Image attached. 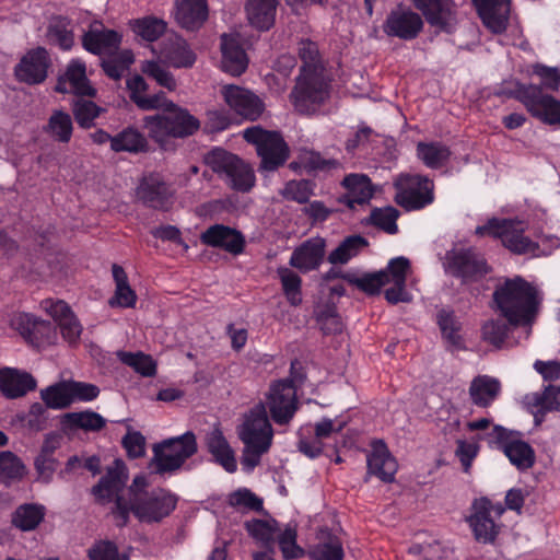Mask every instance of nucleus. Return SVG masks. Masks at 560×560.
I'll list each match as a JSON object with an SVG mask.
<instances>
[{
  "mask_svg": "<svg viewBox=\"0 0 560 560\" xmlns=\"http://www.w3.org/2000/svg\"><path fill=\"white\" fill-rule=\"evenodd\" d=\"M128 501L124 498L117 500L112 512V521L117 527L129 524L130 514L139 522L152 524L160 523L176 508L177 499L164 489H150L143 475H138L127 487Z\"/></svg>",
  "mask_w": 560,
  "mask_h": 560,
  "instance_id": "nucleus-1",
  "label": "nucleus"
},
{
  "mask_svg": "<svg viewBox=\"0 0 560 560\" xmlns=\"http://www.w3.org/2000/svg\"><path fill=\"white\" fill-rule=\"evenodd\" d=\"M237 435L244 445L241 464L250 471L260 464L273 443L275 431L262 402L255 404L243 413Z\"/></svg>",
  "mask_w": 560,
  "mask_h": 560,
  "instance_id": "nucleus-2",
  "label": "nucleus"
},
{
  "mask_svg": "<svg viewBox=\"0 0 560 560\" xmlns=\"http://www.w3.org/2000/svg\"><path fill=\"white\" fill-rule=\"evenodd\" d=\"M501 314L511 325L529 324L538 312L541 296L537 288L516 276L504 281L493 293Z\"/></svg>",
  "mask_w": 560,
  "mask_h": 560,
  "instance_id": "nucleus-3",
  "label": "nucleus"
},
{
  "mask_svg": "<svg viewBox=\"0 0 560 560\" xmlns=\"http://www.w3.org/2000/svg\"><path fill=\"white\" fill-rule=\"evenodd\" d=\"M410 272L409 260L405 257H397L388 262L385 270L354 278L351 283L368 294L378 293L382 287L390 285L385 290V299L388 303H409L412 301V296L406 289V280Z\"/></svg>",
  "mask_w": 560,
  "mask_h": 560,
  "instance_id": "nucleus-4",
  "label": "nucleus"
},
{
  "mask_svg": "<svg viewBox=\"0 0 560 560\" xmlns=\"http://www.w3.org/2000/svg\"><path fill=\"white\" fill-rule=\"evenodd\" d=\"M164 115L147 116L143 119L149 136L161 145L168 138H184L192 135L199 128V121L187 110L177 107L162 108Z\"/></svg>",
  "mask_w": 560,
  "mask_h": 560,
  "instance_id": "nucleus-5",
  "label": "nucleus"
},
{
  "mask_svg": "<svg viewBox=\"0 0 560 560\" xmlns=\"http://www.w3.org/2000/svg\"><path fill=\"white\" fill-rule=\"evenodd\" d=\"M206 163L234 190L246 192L255 185L254 171L235 154L215 149L207 154Z\"/></svg>",
  "mask_w": 560,
  "mask_h": 560,
  "instance_id": "nucleus-6",
  "label": "nucleus"
},
{
  "mask_svg": "<svg viewBox=\"0 0 560 560\" xmlns=\"http://www.w3.org/2000/svg\"><path fill=\"white\" fill-rule=\"evenodd\" d=\"M395 202L407 211L421 210L434 201V182L422 174L401 173L394 180Z\"/></svg>",
  "mask_w": 560,
  "mask_h": 560,
  "instance_id": "nucleus-7",
  "label": "nucleus"
},
{
  "mask_svg": "<svg viewBox=\"0 0 560 560\" xmlns=\"http://www.w3.org/2000/svg\"><path fill=\"white\" fill-rule=\"evenodd\" d=\"M196 435L188 431L178 438L163 441L153 447L151 466L159 474L179 469L197 452Z\"/></svg>",
  "mask_w": 560,
  "mask_h": 560,
  "instance_id": "nucleus-8",
  "label": "nucleus"
},
{
  "mask_svg": "<svg viewBox=\"0 0 560 560\" xmlns=\"http://www.w3.org/2000/svg\"><path fill=\"white\" fill-rule=\"evenodd\" d=\"M244 139L256 147L260 158V168L276 171L289 158V148L279 132L268 131L259 126L247 128L243 132Z\"/></svg>",
  "mask_w": 560,
  "mask_h": 560,
  "instance_id": "nucleus-9",
  "label": "nucleus"
},
{
  "mask_svg": "<svg viewBox=\"0 0 560 560\" xmlns=\"http://www.w3.org/2000/svg\"><path fill=\"white\" fill-rule=\"evenodd\" d=\"M511 95L520 101L532 116L548 125H560V100L545 94L540 86L516 82Z\"/></svg>",
  "mask_w": 560,
  "mask_h": 560,
  "instance_id": "nucleus-10",
  "label": "nucleus"
},
{
  "mask_svg": "<svg viewBox=\"0 0 560 560\" xmlns=\"http://www.w3.org/2000/svg\"><path fill=\"white\" fill-rule=\"evenodd\" d=\"M525 230L526 228L522 222L492 219L487 224L478 226L476 234L499 237L504 247L514 254H535L539 246L536 242L524 235Z\"/></svg>",
  "mask_w": 560,
  "mask_h": 560,
  "instance_id": "nucleus-11",
  "label": "nucleus"
},
{
  "mask_svg": "<svg viewBox=\"0 0 560 560\" xmlns=\"http://www.w3.org/2000/svg\"><path fill=\"white\" fill-rule=\"evenodd\" d=\"M261 402L278 425H289L299 409L296 390L290 380L272 382Z\"/></svg>",
  "mask_w": 560,
  "mask_h": 560,
  "instance_id": "nucleus-12",
  "label": "nucleus"
},
{
  "mask_svg": "<svg viewBox=\"0 0 560 560\" xmlns=\"http://www.w3.org/2000/svg\"><path fill=\"white\" fill-rule=\"evenodd\" d=\"M328 95L327 77L299 75L290 93V101L299 114L313 115L318 112Z\"/></svg>",
  "mask_w": 560,
  "mask_h": 560,
  "instance_id": "nucleus-13",
  "label": "nucleus"
},
{
  "mask_svg": "<svg viewBox=\"0 0 560 560\" xmlns=\"http://www.w3.org/2000/svg\"><path fill=\"white\" fill-rule=\"evenodd\" d=\"M128 478L126 464L121 459H115L106 468L105 475L91 489L96 504L103 506L112 504L108 513L110 517L118 499L124 498L125 501H128L127 489L124 491Z\"/></svg>",
  "mask_w": 560,
  "mask_h": 560,
  "instance_id": "nucleus-14",
  "label": "nucleus"
},
{
  "mask_svg": "<svg viewBox=\"0 0 560 560\" xmlns=\"http://www.w3.org/2000/svg\"><path fill=\"white\" fill-rule=\"evenodd\" d=\"M423 27L422 15L404 3H398L390 9L382 24V31L387 37L405 42L416 39Z\"/></svg>",
  "mask_w": 560,
  "mask_h": 560,
  "instance_id": "nucleus-15",
  "label": "nucleus"
},
{
  "mask_svg": "<svg viewBox=\"0 0 560 560\" xmlns=\"http://www.w3.org/2000/svg\"><path fill=\"white\" fill-rule=\"evenodd\" d=\"M503 512L504 508L501 504H492L487 498L474 501L467 521L477 541L491 544L495 540L500 532L495 518H500Z\"/></svg>",
  "mask_w": 560,
  "mask_h": 560,
  "instance_id": "nucleus-16",
  "label": "nucleus"
},
{
  "mask_svg": "<svg viewBox=\"0 0 560 560\" xmlns=\"http://www.w3.org/2000/svg\"><path fill=\"white\" fill-rule=\"evenodd\" d=\"M40 308L57 323L65 341L70 346L79 342L83 327L68 303L45 299L40 302Z\"/></svg>",
  "mask_w": 560,
  "mask_h": 560,
  "instance_id": "nucleus-17",
  "label": "nucleus"
},
{
  "mask_svg": "<svg viewBox=\"0 0 560 560\" xmlns=\"http://www.w3.org/2000/svg\"><path fill=\"white\" fill-rule=\"evenodd\" d=\"M422 18L433 27L451 32L456 24V4L453 0H410Z\"/></svg>",
  "mask_w": 560,
  "mask_h": 560,
  "instance_id": "nucleus-18",
  "label": "nucleus"
},
{
  "mask_svg": "<svg viewBox=\"0 0 560 560\" xmlns=\"http://www.w3.org/2000/svg\"><path fill=\"white\" fill-rule=\"evenodd\" d=\"M50 58L43 47L27 51L15 67V77L27 84H39L47 78Z\"/></svg>",
  "mask_w": 560,
  "mask_h": 560,
  "instance_id": "nucleus-19",
  "label": "nucleus"
},
{
  "mask_svg": "<svg viewBox=\"0 0 560 560\" xmlns=\"http://www.w3.org/2000/svg\"><path fill=\"white\" fill-rule=\"evenodd\" d=\"M136 196L144 206L168 211L174 203V191L158 177H144L137 187Z\"/></svg>",
  "mask_w": 560,
  "mask_h": 560,
  "instance_id": "nucleus-20",
  "label": "nucleus"
},
{
  "mask_svg": "<svg viewBox=\"0 0 560 560\" xmlns=\"http://www.w3.org/2000/svg\"><path fill=\"white\" fill-rule=\"evenodd\" d=\"M221 94L236 114L247 119H256L264 110L261 101L250 91L237 85H225L221 90Z\"/></svg>",
  "mask_w": 560,
  "mask_h": 560,
  "instance_id": "nucleus-21",
  "label": "nucleus"
},
{
  "mask_svg": "<svg viewBox=\"0 0 560 560\" xmlns=\"http://www.w3.org/2000/svg\"><path fill=\"white\" fill-rule=\"evenodd\" d=\"M121 34L106 28L101 22L94 21L82 36L83 47L95 55L112 54L118 49Z\"/></svg>",
  "mask_w": 560,
  "mask_h": 560,
  "instance_id": "nucleus-22",
  "label": "nucleus"
},
{
  "mask_svg": "<svg viewBox=\"0 0 560 560\" xmlns=\"http://www.w3.org/2000/svg\"><path fill=\"white\" fill-rule=\"evenodd\" d=\"M326 241L315 236L304 241L292 252L289 264L302 272L317 269L324 260Z\"/></svg>",
  "mask_w": 560,
  "mask_h": 560,
  "instance_id": "nucleus-23",
  "label": "nucleus"
},
{
  "mask_svg": "<svg viewBox=\"0 0 560 560\" xmlns=\"http://www.w3.org/2000/svg\"><path fill=\"white\" fill-rule=\"evenodd\" d=\"M445 268L453 276L464 280L487 272L485 260L472 250H452L445 257Z\"/></svg>",
  "mask_w": 560,
  "mask_h": 560,
  "instance_id": "nucleus-24",
  "label": "nucleus"
},
{
  "mask_svg": "<svg viewBox=\"0 0 560 560\" xmlns=\"http://www.w3.org/2000/svg\"><path fill=\"white\" fill-rule=\"evenodd\" d=\"M493 432L504 454L513 465L518 469H528L534 465L535 452L528 443L512 439L511 434L501 427H495Z\"/></svg>",
  "mask_w": 560,
  "mask_h": 560,
  "instance_id": "nucleus-25",
  "label": "nucleus"
},
{
  "mask_svg": "<svg viewBox=\"0 0 560 560\" xmlns=\"http://www.w3.org/2000/svg\"><path fill=\"white\" fill-rule=\"evenodd\" d=\"M200 241L207 246L219 247L233 255L241 254L245 244L238 231L223 224H214L208 228L201 233Z\"/></svg>",
  "mask_w": 560,
  "mask_h": 560,
  "instance_id": "nucleus-26",
  "label": "nucleus"
},
{
  "mask_svg": "<svg viewBox=\"0 0 560 560\" xmlns=\"http://www.w3.org/2000/svg\"><path fill=\"white\" fill-rule=\"evenodd\" d=\"M126 85L130 100L142 110L174 107V103L167 100L163 92L147 95L149 84L140 74H135L127 79Z\"/></svg>",
  "mask_w": 560,
  "mask_h": 560,
  "instance_id": "nucleus-27",
  "label": "nucleus"
},
{
  "mask_svg": "<svg viewBox=\"0 0 560 560\" xmlns=\"http://www.w3.org/2000/svg\"><path fill=\"white\" fill-rule=\"evenodd\" d=\"M59 93H73L83 96H94L96 91L86 78L85 65L80 60H72L56 84Z\"/></svg>",
  "mask_w": 560,
  "mask_h": 560,
  "instance_id": "nucleus-28",
  "label": "nucleus"
},
{
  "mask_svg": "<svg viewBox=\"0 0 560 560\" xmlns=\"http://www.w3.org/2000/svg\"><path fill=\"white\" fill-rule=\"evenodd\" d=\"M159 56L165 63L174 68H190L196 55L187 42L178 35H170L160 45Z\"/></svg>",
  "mask_w": 560,
  "mask_h": 560,
  "instance_id": "nucleus-29",
  "label": "nucleus"
},
{
  "mask_svg": "<svg viewBox=\"0 0 560 560\" xmlns=\"http://www.w3.org/2000/svg\"><path fill=\"white\" fill-rule=\"evenodd\" d=\"M398 465L392 456L386 444L378 440L372 443V451L368 455V472L376 476L383 482H393Z\"/></svg>",
  "mask_w": 560,
  "mask_h": 560,
  "instance_id": "nucleus-30",
  "label": "nucleus"
},
{
  "mask_svg": "<svg viewBox=\"0 0 560 560\" xmlns=\"http://www.w3.org/2000/svg\"><path fill=\"white\" fill-rule=\"evenodd\" d=\"M483 24L493 33L505 31L510 14V0H471Z\"/></svg>",
  "mask_w": 560,
  "mask_h": 560,
  "instance_id": "nucleus-31",
  "label": "nucleus"
},
{
  "mask_svg": "<svg viewBox=\"0 0 560 560\" xmlns=\"http://www.w3.org/2000/svg\"><path fill=\"white\" fill-rule=\"evenodd\" d=\"M35 378L15 369H0V392L9 399L24 396L27 392L35 389Z\"/></svg>",
  "mask_w": 560,
  "mask_h": 560,
  "instance_id": "nucleus-32",
  "label": "nucleus"
},
{
  "mask_svg": "<svg viewBox=\"0 0 560 560\" xmlns=\"http://www.w3.org/2000/svg\"><path fill=\"white\" fill-rule=\"evenodd\" d=\"M221 51L223 71L232 75H240L246 70L248 59L237 36L222 35Z\"/></svg>",
  "mask_w": 560,
  "mask_h": 560,
  "instance_id": "nucleus-33",
  "label": "nucleus"
},
{
  "mask_svg": "<svg viewBox=\"0 0 560 560\" xmlns=\"http://www.w3.org/2000/svg\"><path fill=\"white\" fill-rule=\"evenodd\" d=\"M175 18L183 28H200L208 19L207 0H176Z\"/></svg>",
  "mask_w": 560,
  "mask_h": 560,
  "instance_id": "nucleus-34",
  "label": "nucleus"
},
{
  "mask_svg": "<svg viewBox=\"0 0 560 560\" xmlns=\"http://www.w3.org/2000/svg\"><path fill=\"white\" fill-rule=\"evenodd\" d=\"M206 445L214 460L228 472H234L237 468L234 451L230 446L220 428L214 427L206 435Z\"/></svg>",
  "mask_w": 560,
  "mask_h": 560,
  "instance_id": "nucleus-35",
  "label": "nucleus"
},
{
  "mask_svg": "<svg viewBox=\"0 0 560 560\" xmlns=\"http://www.w3.org/2000/svg\"><path fill=\"white\" fill-rule=\"evenodd\" d=\"M501 383L489 375H478L469 384L468 394L471 402L478 407H489L500 395Z\"/></svg>",
  "mask_w": 560,
  "mask_h": 560,
  "instance_id": "nucleus-36",
  "label": "nucleus"
},
{
  "mask_svg": "<svg viewBox=\"0 0 560 560\" xmlns=\"http://www.w3.org/2000/svg\"><path fill=\"white\" fill-rule=\"evenodd\" d=\"M298 54L302 61L300 75L327 77L324 59L315 42L301 39L298 44Z\"/></svg>",
  "mask_w": 560,
  "mask_h": 560,
  "instance_id": "nucleus-37",
  "label": "nucleus"
},
{
  "mask_svg": "<svg viewBox=\"0 0 560 560\" xmlns=\"http://www.w3.org/2000/svg\"><path fill=\"white\" fill-rule=\"evenodd\" d=\"M278 0H247L245 10L249 23L258 30H269L275 23Z\"/></svg>",
  "mask_w": 560,
  "mask_h": 560,
  "instance_id": "nucleus-38",
  "label": "nucleus"
},
{
  "mask_svg": "<svg viewBox=\"0 0 560 560\" xmlns=\"http://www.w3.org/2000/svg\"><path fill=\"white\" fill-rule=\"evenodd\" d=\"M318 542L313 546L308 555L314 560H343L345 552L340 539L327 529L318 533Z\"/></svg>",
  "mask_w": 560,
  "mask_h": 560,
  "instance_id": "nucleus-39",
  "label": "nucleus"
},
{
  "mask_svg": "<svg viewBox=\"0 0 560 560\" xmlns=\"http://www.w3.org/2000/svg\"><path fill=\"white\" fill-rule=\"evenodd\" d=\"M27 475L23 460L11 451L0 452V483L10 487L22 481Z\"/></svg>",
  "mask_w": 560,
  "mask_h": 560,
  "instance_id": "nucleus-40",
  "label": "nucleus"
},
{
  "mask_svg": "<svg viewBox=\"0 0 560 560\" xmlns=\"http://www.w3.org/2000/svg\"><path fill=\"white\" fill-rule=\"evenodd\" d=\"M46 514V509L42 504L25 503L15 509L12 513L11 523L14 527L30 532L38 527Z\"/></svg>",
  "mask_w": 560,
  "mask_h": 560,
  "instance_id": "nucleus-41",
  "label": "nucleus"
},
{
  "mask_svg": "<svg viewBox=\"0 0 560 560\" xmlns=\"http://www.w3.org/2000/svg\"><path fill=\"white\" fill-rule=\"evenodd\" d=\"M417 158L429 168H440L444 166L451 158V150L442 142L417 143Z\"/></svg>",
  "mask_w": 560,
  "mask_h": 560,
  "instance_id": "nucleus-42",
  "label": "nucleus"
},
{
  "mask_svg": "<svg viewBox=\"0 0 560 560\" xmlns=\"http://www.w3.org/2000/svg\"><path fill=\"white\" fill-rule=\"evenodd\" d=\"M527 405L537 408L535 413L536 423H540L547 411L560 409V386L549 385L542 393L532 394L526 397Z\"/></svg>",
  "mask_w": 560,
  "mask_h": 560,
  "instance_id": "nucleus-43",
  "label": "nucleus"
},
{
  "mask_svg": "<svg viewBox=\"0 0 560 560\" xmlns=\"http://www.w3.org/2000/svg\"><path fill=\"white\" fill-rule=\"evenodd\" d=\"M112 272L116 289L114 296L109 300L110 306L133 307L137 302V295L128 283L126 271L121 266L114 264Z\"/></svg>",
  "mask_w": 560,
  "mask_h": 560,
  "instance_id": "nucleus-44",
  "label": "nucleus"
},
{
  "mask_svg": "<svg viewBox=\"0 0 560 560\" xmlns=\"http://www.w3.org/2000/svg\"><path fill=\"white\" fill-rule=\"evenodd\" d=\"M368 246V241L360 235L346 237L327 257L331 265H345L358 256Z\"/></svg>",
  "mask_w": 560,
  "mask_h": 560,
  "instance_id": "nucleus-45",
  "label": "nucleus"
},
{
  "mask_svg": "<svg viewBox=\"0 0 560 560\" xmlns=\"http://www.w3.org/2000/svg\"><path fill=\"white\" fill-rule=\"evenodd\" d=\"M46 38L49 44L57 45L61 49H70L74 43L70 21L61 16L52 18L47 26Z\"/></svg>",
  "mask_w": 560,
  "mask_h": 560,
  "instance_id": "nucleus-46",
  "label": "nucleus"
},
{
  "mask_svg": "<svg viewBox=\"0 0 560 560\" xmlns=\"http://www.w3.org/2000/svg\"><path fill=\"white\" fill-rule=\"evenodd\" d=\"M342 185L348 189L350 207L364 203L373 196L371 182L365 175L350 174L343 178Z\"/></svg>",
  "mask_w": 560,
  "mask_h": 560,
  "instance_id": "nucleus-47",
  "label": "nucleus"
},
{
  "mask_svg": "<svg viewBox=\"0 0 560 560\" xmlns=\"http://www.w3.org/2000/svg\"><path fill=\"white\" fill-rule=\"evenodd\" d=\"M140 70L147 77L153 79L160 86L173 92L177 88L176 79L164 65V60H144L141 62Z\"/></svg>",
  "mask_w": 560,
  "mask_h": 560,
  "instance_id": "nucleus-48",
  "label": "nucleus"
},
{
  "mask_svg": "<svg viewBox=\"0 0 560 560\" xmlns=\"http://www.w3.org/2000/svg\"><path fill=\"white\" fill-rule=\"evenodd\" d=\"M147 148V140L138 130L126 128L110 139V149L115 152H140Z\"/></svg>",
  "mask_w": 560,
  "mask_h": 560,
  "instance_id": "nucleus-49",
  "label": "nucleus"
},
{
  "mask_svg": "<svg viewBox=\"0 0 560 560\" xmlns=\"http://www.w3.org/2000/svg\"><path fill=\"white\" fill-rule=\"evenodd\" d=\"M277 273L287 301L292 306H299L302 303L301 277L287 267H279Z\"/></svg>",
  "mask_w": 560,
  "mask_h": 560,
  "instance_id": "nucleus-50",
  "label": "nucleus"
},
{
  "mask_svg": "<svg viewBox=\"0 0 560 560\" xmlns=\"http://www.w3.org/2000/svg\"><path fill=\"white\" fill-rule=\"evenodd\" d=\"M46 131L56 141L68 143L73 131L71 116L62 110L54 112L48 119Z\"/></svg>",
  "mask_w": 560,
  "mask_h": 560,
  "instance_id": "nucleus-51",
  "label": "nucleus"
},
{
  "mask_svg": "<svg viewBox=\"0 0 560 560\" xmlns=\"http://www.w3.org/2000/svg\"><path fill=\"white\" fill-rule=\"evenodd\" d=\"M26 340L37 348L55 345L57 329L50 322L36 317Z\"/></svg>",
  "mask_w": 560,
  "mask_h": 560,
  "instance_id": "nucleus-52",
  "label": "nucleus"
},
{
  "mask_svg": "<svg viewBox=\"0 0 560 560\" xmlns=\"http://www.w3.org/2000/svg\"><path fill=\"white\" fill-rule=\"evenodd\" d=\"M248 534L259 544L269 547L279 532L275 520H252L245 523Z\"/></svg>",
  "mask_w": 560,
  "mask_h": 560,
  "instance_id": "nucleus-53",
  "label": "nucleus"
},
{
  "mask_svg": "<svg viewBox=\"0 0 560 560\" xmlns=\"http://www.w3.org/2000/svg\"><path fill=\"white\" fill-rule=\"evenodd\" d=\"M40 397L46 407L63 409L71 405L68 381L51 385L40 392Z\"/></svg>",
  "mask_w": 560,
  "mask_h": 560,
  "instance_id": "nucleus-54",
  "label": "nucleus"
},
{
  "mask_svg": "<svg viewBox=\"0 0 560 560\" xmlns=\"http://www.w3.org/2000/svg\"><path fill=\"white\" fill-rule=\"evenodd\" d=\"M129 24L138 36L148 42L158 39L166 30V24L163 20L151 16L130 21Z\"/></svg>",
  "mask_w": 560,
  "mask_h": 560,
  "instance_id": "nucleus-55",
  "label": "nucleus"
},
{
  "mask_svg": "<svg viewBox=\"0 0 560 560\" xmlns=\"http://www.w3.org/2000/svg\"><path fill=\"white\" fill-rule=\"evenodd\" d=\"M104 112V108L97 106L92 101L78 100L72 107V114L78 125L83 129H90L94 126V120Z\"/></svg>",
  "mask_w": 560,
  "mask_h": 560,
  "instance_id": "nucleus-56",
  "label": "nucleus"
},
{
  "mask_svg": "<svg viewBox=\"0 0 560 560\" xmlns=\"http://www.w3.org/2000/svg\"><path fill=\"white\" fill-rule=\"evenodd\" d=\"M399 211L392 207L375 208L370 213L371 223L388 234H396L398 231L397 219Z\"/></svg>",
  "mask_w": 560,
  "mask_h": 560,
  "instance_id": "nucleus-57",
  "label": "nucleus"
},
{
  "mask_svg": "<svg viewBox=\"0 0 560 560\" xmlns=\"http://www.w3.org/2000/svg\"><path fill=\"white\" fill-rule=\"evenodd\" d=\"M118 359L128 366H131L136 372L143 376H153L155 374V363L152 358L142 352H126L118 351Z\"/></svg>",
  "mask_w": 560,
  "mask_h": 560,
  "instance_id": "nucleus-58",
  "label": "nucleus"
},
{
  "mask_svg": "<svg viewBox=\"0 0 560 560\" xmlns=\"http://www.w3.org/2000/svg\"><path fill=\"white\" fill-rule=\"evenodd\" d=\"M316 322L324 334H340L343 324L338 315L336 307L332 305H323L316 311Z\"/></svg>",
  "mask_w": 560,
  "mask_h": 560,
  "instance_id": "nucleus-59",
  "label": "nucleus"
},
{
  "mask_svg": "<svg viewBox=\"0 0 560 560\" xmlns=\"http://www.w3.org/2000/svg\"><path fill=\"white\" fill-rule=\"evenodd\" d=\"M65 418L71 425L85 431H100L106 424V420L94 411L71 412Z\"/></svg>",
  "mask_w": 560,
  "mask_h": 560,
  "instance_id": "nucleus-60",
  "label": "nucleus"
},
{
  "mask_svg": "<svg viewBox=\"0 0 560 560\" xmlns=\"http://www.w3.org/2000/svg\"><path fill=\"white\" fill-rule=\"evenodd\" d=\"M90 560H129L128 556L120 553L117 546L109 540H98L88 549Z\"/></svg>",
  "mask_w": 560,
  "mask_h": 560,
  "instance_id": "nucleus-61",
  "label": "nucleus"
},
{
  "mask_svg": "<svg viewBox=\"0 0 560 560\" xmlns=\"http://www.w3.org/2000/svg\"><path fill=\"white\" fill-rule=\"evenodd\" d=\"M280 194L288 200L305 203L313 195V185L305 179L290 180L285 184Z\"/></svg>",
  "mask_w": 560,
  "mask_h": 560,
  "instance_id": "nucleus-62",
  "label": "nucleus"
},
{
  "mask_svg": "<svg viewBox=\"0 0 560 560\" xmlns=\"http://www.w3.org/2000/svg\"><path fill=\"white\" fill-rule=\"evenodd\" d=\"M278 542L287 560L299 558L303 556L304 551L296 545V528L292 525H287L285 528L278 536Z\"/></svg>",
  "mask_w": 560,
  "mask_h": 560,
  "instance_id": "nucleus-63",
  "label": "nucleus"
},
{
  "mask_svg": "<svg viewBox=\"0 0 560 560\" xmlns=\"http://www.w3.org/2000/svg\"><path fill=\"white\" fill-rule=\"evenodd\" d=\"M439 325L442 330L443 336L447 339V341L457 347H462V338L458 334L459 324L456 320L453 313L441 312L439 314Z\"/></svg>",
  "mask_w": 560,
  "mask_h": 560,
  "instance_id": "nucleus-64",
  "label": "nucleus"
}]
</instances>
